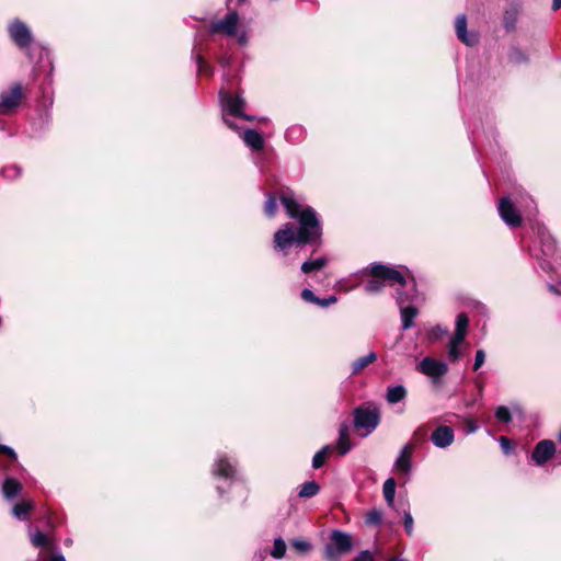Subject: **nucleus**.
Returning <instances> with one entry per match:
<instances>
[{
	"instance_id": "obj_1",
	"label": "nucleus",
	"mask_w": 561,
	"mask_h": 561,
	"mask_svg": "<svg viewBox=\"0 0 561 561\" xmlns=\"http://www.w3.org/2000/svg\"><path fill=\"white\" fill-rule=\"evenodd\" d=\"M287 216L298 221V230L295 231L291 224H284L274 234V249L284 256L288 254L291 245H305L320 240L321 225L317 213L310 206L301 205L291 192H283L279 196Z\"/></svg>"
},
{
	"instance_id": "obj_2",
	"label": "nucleus",
	"mask_w": 561,
	"mask_h": 561,
	"mask_svg": "<svg viewBox=\"0 0 561 561\" xmlns=\"http://www.w3.org/2000/svg\"><path fill=\"white\" fill-rule=\"evenodd\" d=\"M220 104L222 110V121L225 124L236 130L240 131V127L233 122V118H242L245 121H255L256 116L247 115L244 113L245 100L240 95H232L229 92L220 91L219 93ZM259 121H266L265 117H260Z\"/></svg>"
},
{
	"instance_id": "obj_3",
	"label": "nucleus",
	"mask_w": 561,
	"mask_h": 561,
	"mask_svg": "<svg viewBox=\"0 0 561 561\" xmlns=\"http://www.w3.org/2000/svg\"><path fill=\"white\" fill-rule=\"evenodd\" d=\"M369 273L373 276L365 284V291L368 294H377L382 290L386 283L407 285L403 275L396 268L386 266L381 263H374L369 266Z\"/></svg>"
},
{
	"instance_id": "obj_4",
	"label": "nucleus",
	"mask_w": 561,
	"mask_h": 561,
	"mask_svg": "<svg viewBox=\"0 0 561 561\" xmlns=\"http://www.w3.org/2000/svg\"><path fill=\"white\" fill-rule=\"evenodd\" d=\"M25 98L23 88L20 83L12 84L8 90L0 93V115L13 113Z\"/></svg>"
},
{
	"instance_id": "obj_5",
	"label": "nucleus",
	"mask_w": 561,
	"mask_h": 561,
	"mask_svg": "<svg viewBox=\"0 0 561 561\" xmlns=\"http://www.w3.org/2000/svg\"><path fill=\"white\" fill-rule=\"evenodd\" d=\"M354 426L357 430H365V434L369 435L379 424L380 416L377 410H369L365 408H356L354 410Z\"/></svg>"
},
{
	"instance_id": "obj_6",
	"label": "nucleus",
	"mask_w": 561,
	"mask_h": 561,
	"mask_svg": "<svg viewBox=\"0 0 561 561\" xmlns=\"http://www.w3.org/2000/svg\"><path fill=\"white\" fill-rule=\"evenodd\" d=\"M8 32L13 43L20 48L28 47L33 41L30 27L19 19H14L9 23Z\"/></svg>"
},
{
	"instance_id": "obj_7",
	"label": "nucleus",
	"mask_w": 561,
	"mask_h": 561,
	"mask_svg": "<svg viewBox=\"0 0 561 561\" xmlns=\"http://www.w3.org/2000/svg\"><path fill=\"white\" fill-rule=\"evenodd\" d=\"M239 14L237 11H230L224 19L213 21L209 24L210 34L222 33L228 37L237 35Z\"/></svg>"
},
{
	"instance_id": "obj_8",
	"label": "nucleus",
	"mask_w": 561,
	"mask_h": 561,
	"mask_svg": "<svg viewBox=\"0 0 561 561\" xmlns=\"http://www.w3.org/2000/svg\"><path fill=\"white\" fill-rule=\"evenodd\" d=\"M417 371L430 377L434 381L442 378L448 371V365L434 357H424L416 366Z\"/></svg>"
},
{
	"instance_id": "obj_9",
	"label": "nucleus",
	"mask_w": 561,
	"mask_h": 561,
	"mask_svg": "<svg viewBox=\"0 0 561 561\" xmlns=\"http://www.w3.org/2000/svg\"><path fill=\"white\" fill-rule=\"evenodd\" d=\"M213 473L217 478H222L230 482L239 479L236 463L224 454H219L213 466Z\"/></svg>"
},
{
	"instance_id": "obj_10",
	"label": "nucleus",
	"mask_w": 561,
	"mask_h": 561,
	"mask_svg": "<svg viewBox=\"0 0 561 561\" xmlns=\"http://www.w3.org/2000/svg\"><path fill=\"white\" fill-rule=\"evenodd\" d=\"M499 215L502 220L512 228L518 227L522 224V216L508 197L501 198L499 203Z\"/></svg>"
},
{
	"instance_id": "obj_11",
	"label": "nucleus",
	"mask_w": 561,
	"mask_h": 561,
	"mask_svg": "<svg viewBox=\"0 0 561 561\" xmlns=\"http://www.w3.org/2000/svg\"><path fill=\"white\" fill-rule=\"evenodd\" d=\"M396 301L400 309V314H401V320H402V330L407 331L414 325V319L416 318L419 310L413 305L405 306V298H403V294L400 291H398Z\"/></svg>"
},
{
	"instance_id": "obj_12",
	"label": "nucleus",
	"mask_w": 561,
	"mask_h": 561,
	"mask_svg": "<svg viewBox=\"0 0 561 561\" xmlns=\"http://www.w3.org/2000/svg\"><path fill=\"white\" fill-rule=\"evenodd\" d=\"M556 453V445L550 439L540 440L531 453V459L537 466H543Z\"/></svg>"
},
{
	"instance_id": "obj_13",
	"label": "nucleus",
	"mask_w": 561,
	"mask_h": 561,
	"mask_svg": "<svg viewBox=\"0 0 561 561\" xmlns=\"http://www.w3.org/2000/svg\"><path fill=\"white\" fill-rule=\"evenodd\" d=\"M455 440V433L450 426L440 425L431 435V442L436 448L445 449Z\"/></svg>"
},
{
	"instance_id": "obj_14",
	"label": "nucleus",
	"mask_w": 561,
	"mask_h": 561,
	"mask_svg": "<svg viewBox=\"0 0 561 561\" xmlns=\"http://www.w3.org/2000/svg\"><path fill=\"white\" fill-rule=\"evenodd\" d=\"M455 28L458 39L462 42L465 45L473 46L478 43V34L474 32L467 31V16L465 14H459L456 18Z\"/></svg>"
},
{
	"instance_id": "obj_15",
	"label": "nucleus",
	"mask_w": 561,
	"mask_h": 561,
	"mask_svg": "<svg viewBox=\"0 0 561 561\" xmlns=\"http://www.w3.org/2000/svg\"><path fill=\"white\" fill-rule=\"evenodd\" d=\"M413 450H414V446L411 443L405 444L401 448V450L394 461L396 470H398L404 474H409L411 472Z\"/></svg>"
},
{
	"instance_id": "obj_16",
	"label": "nucleus",
	"mask_w": 561,
	"mask_h": 561,
	"mask_svg": "<svg viewBox=\"0 0 561 561\" xmlns=\"http://www.w3.org/2000/svg\"><path fill=\"white\" fill-rule=\"evenodd\" d=\"M243 142L253 151H260L265 146L263 136L255 129L247 128L240 135Z\"/></svg>"
},
{
	"instance_id": "obj_17",
	"label": "nucleus",
	"mask_w": 561,
	"mask_h": 561,
	"mask_svg": "<svg viewBox=\"0 0 561 561\" xmlns=\"http://www.w3.org/2000/svg\"><path fill=\"white\" fill-rule=\"evenodd\" d=\"M331 543H333L342 553H347L353 549L350 534L342 530H333L331 534Z\"/></svg>"
},
{
	"instance_id": "obj_18",
	"label": "nucleus",
	"mask_w": 561,
	"mask_h": 561,
	"mask_svg": "<svg viewBox=\"0 0 561 561\" xmlns=\"http://www.w3.org/2000/svg\"><path fill=\"white\" fill-rule=\"evenodd\" d=\"M348 431H350L348 423L346 421L342 422L340 424L339 438L336 442V447L341 455H346L352 448Z\"/></svg>"
},
{
	"instance_id": "obj_19",
	"label": "nucleus",
	"mask_w": 561,
	"mask_h": 561,
	"mask_svg": "<svg viewBox=\"0 0 561 561\" xmlns=\"http://www.w3.org/2000/svg\"><path fill=\"white\" fill-rule=\"evenodd\" d=\"M22 484L14 478H5L2 483V494L5 500L12 501L20 495Z\"/></svg>"
},
{
	"instance_id": "obj_20",
	"label": "nucleus",
	"mask_w": 561,
	"mask_h": 561,
	"mask_svg": "<svg viewBox=\"0 0 561 561\" xmlns=\"http://www.w3.org/2000/svg\"><path fill=\"white\" fill-rule=\"evenodd\" d=\"M519 8L517 4H512L503 13V27L507 32H512L516 28L518 21Z\"/></svg>"
},
{
	"instance_id": "obj_21",
	"label": "nucleus",
	"mask_w": 561,
	"mask_h": 561,
	"mask_svg": "<svg viewBox=\"0 0 561 561\" xmlns=\"http://www.w3.org/2000/svg\"><path fill=\"white\" fill-rule=\"evenodd\" d=\"M34 506L35 503L32 500L22 501L12 507V515L19 520H27Z\"/></svg>"
},
{
	"instance_id": "obj_22",
	"label": "nucleus",
	"mask_w": 561,
	"mask_h": 561,
	"mask_svg": "<svg viewBox=\"0 0 561 561\" xmlns=\"http://www.w3.org/2000/svg\"><path fill=\"white\" fill-rule=\"evenodd\" d=\"M407 389L403 385H396L387 388L386 400L389 404L401 402L407 397Z\"/></svg>"
},
{
	"instance_id": "obj_23",
	"label": "nucleus",
	"mask_w": 561,
	"mask_h": 561,
	"mask_svg": "<svg viewBox=\"0 0 561 561\" xmlns=\"http://www.w3.org/2000/svg\"><path fill=\"white\" fill-rule=\"evenodd\" d=\"M328 264V259L325 256H319L312 260L305 261L301 264V272L304 274H312L321 271Z\"/></svg>"
},
{
	"instance_id": "obj_24",
	"label": "nucleus",
	"mask_w": 561,
	"mask_h": 561,
	"mask_svg": "<svg viewBox=\"0 0 561 561\" xmlns=\"http://www.w3.org/2000/svg\"><path fill=\"white\" fill-rule=\"evenodd\" d=\"M377 360V354L369 352L365 356L358 357L351 365L352 375H357L364 370L368 365Z\"/></svg>"
},
{
	"instance_id": "obj_25",
	"label": "nucleus",
	"mask_w": 561,
	"mask_h": 561,
	"mask_svg": "<svg viewBox=\"0 0 561 561\" xmlns=\"http://www.w3.org/2000/svg\"><path fill=\"white\" fill-rule=\"evenodd\" d=\"M306 135V129L301 125H293L287 128L285 138L290 144H298L302 141Z\"/></svg>"
},
{
	"instance_id": "obj_26",
	"label": "nucleus",
	"mask_w": 561,
	"mask_h": 561,
	"mask_svg": "<svg viewBox=\"0 0 561 561\" xmlns=\"http://www.w3.org/2000/svg\"><path fill=\"white\" fill-rule=\"evenodd\" d=\"M385 501L389 507L394 506V495H396V481L393 478H388L382 488Z\"/></svg>"
},
{
	"instance_id": "obj_27",
	"label": "nucleus",
	"mask_w": 561,
	"mask_h": 561,
	"mask_svg": "<svg viewBox=\"0 0 561 561\" xmlns=\"http://www.w3.org/2000/svg\"><path fill=\"white\" fill-rule=\"evenodd\" d=\"M319 491L320 485L316 481H307L301 485L298 495L300 497H312L317 495Z\"/></svg>"
},
{
	"instance_id": "obj_28",
	"label": "nucleus",
	"mask_w": 561,
	"mask_h": 561,
	"mask_svg": "<svg viewBox=\"0 0 561 561\" xmlns=\"http://www.w3.org/2000/svg\"><path fill=\"white\" fill-rule=\"evenodd\" d=\"M286 550H287V546H286L285 540L280 537H277L274 539L273 549L270 551V554L274 559L279 560L285 557Z\"/></svg>"
},
{
	"instance_id": "obj_29",
	"label": "nucleus",
	"mask_w": 561,
	"mask_h": 561,
	"mask_svg": "<svg viewBox=\"0 0 561 561\" xmlns=\"http://www.w3.org/2000/svg\"><path fill=\"white\" fill-rule=\"evenodd\" d=\"M405 284L407 285H400L401 287H404L405 289L401 290L400 288H398L396 290V294H398V291L402 293L403 298H405V304H410L416 298V285L414 282H412L411 284H408L407 280H405ZM398 295H396V297Z\"/></svg>"
},
{
	"instance_id": "obj_30",
	"label": "nucleus",
	"mask_w": 561,
	"mask_h": 561,
	"mask_svg": "<svg viewBox=\"0 0 561 561\" xmlns=\"http://www.w3.org/2000/svg\"><path fill=\"white\" fill-rule=\"evenodd\" d=\"M330 450H331V446L327 445V446H323L319 451L316 453V455L312 458V468L313 469H319L323 466Z\"/></svg>"
},
{
	"instance_id": "obj_31",
	"label": "nucleus",
	"mask_w": 561,
	"mask_h": 561,
	"mask_svg": "<svg viewBox=\"0 0 561 561\" xmlns=\"http://www.w3.org/2000/svg\"><path fill=\"white\" fill-rule=\"evenodd\" d=\"M495 417L501 423H510L512 421V415L507 407L500 405L495 409Z\"/></svg>"
},
{
	"instance_id": "obj_32",
	"label": "nucleus",
	"mask_w": 561,
	"mask_h": 561,
	"mask_svg": "<svg viewBox=\"0 0 561 561\" xmlns=\"http://www.w3.org/2000/svg\"><path fill=\"white\" fill-rule=\"evenodd\" d=\"M290 545L299 553H307L311 550V543L306 539H293Z\"/></svg>"
},
{
	"instance_id": "obj_33",
	"label": "nucleus",
	"mask_w": 561,
	"mask_h": 561,
	"mask_svg": "<svg viewBox=\"0 0 561 561\" xmlns=\"http://www.w3.org/2000/svg\"><path fill=\"white\" fill-rule=\"evenodd\" d=\"M277 210V203L276 197L272 194L267 195L265 205H264V213L267 217H273L276 214Z\"/></svg>"
},
{
	"instance_id": "obj_34",
	"label": "nucleus",
	"mask_w": 561,
	"mask_h": 561,
	"mask_svg": "<svg viewBox=\"0 0 561 561\" xmlns=\"http://www.w3.org/2000/svg\"><path fill=\"white\" fill-rule=\"evenodd\" d=\"M31 542L35 547H45L48 545V538L43 531L36 530L31 535Z\"/></svg>"
},
{
	"instance_id": "obj_35",
	"label": "nucleus",
	"mask_w": 561,
	"mask_h": 561,
	"mask_svg": "<svg viewBox=\"0 0 561 561\" xmlns=\"http://www.w3.org/2000/svg\"><path fill=\"white\" fill-rule=\"evenodd\" d=\"M469 318L466 313H459L456 319V329L457 332L466 333L468 332Z\"/></svg>"
},
{
	"instance_id": "obj_36",
	"label": "nucleus",
	"mask_w": 561,
	"mask_h": 561,
	"mask_svg": "<svg viewBox=\"0 0 561 561\" xmlns=\"http://www.w3.org/2000/svg\"><path fill=\"white\" fill-rule=\"evenodd\" d=\"M195 59H196L198 72L207 75V76H210L213 73V68L201 55L197 54L195 56Z\"/></svg>"
},
{
	"instance_id": "obj_37",
	"label": "nucleus",
	"mask_w": 561,
	"mask_h": 561,
	"mask_svg": "<svg viewBox=\"0 0 561 561\" xmlns=\"http://www.w3.org/2000/svg\"><path fill=\"white\" fill-rule=\"evenodd\" d=\"M382 520V513L379 510H371L366 515V524L378 525Z\"/></svg>"
},
{
	"instance_id": "obj_38",
	"label": "nucleus",
	"mask_w": 561,
	"mask_h": 561,
	"mask_svg": "<svg viewBox=\"0 0 561 561\" xmlns=\"http://www.w3.org/2000/svg\"><path fill=\"white\" fill-rule=\"evenodd\" d=\"M324 553L330 561H337V558L343 554L333 543L325 546Z\"/></svg>"
},
{
	"instance_id": "obj_39",
	"label": "nucleus",
	"mask_w": 561,
	"mask_h": 561,
	"mask_svg": "<svg viewBox=\"0 0 561 561\" xmlns=\"http://www.w3.org/2000/svg\"><path fill=\"white\" fill-rule=\"evenodd\" d=\"M403 524L404 529L408 536H412L413 534V517L410 513V511L404 510L403 511Z\"/></svg>"
},
{
	"instance_id": "obj_40",
	"label": "nucleus",
	"mask_w": 561,
	"mask_h": 561,
	"mask_svg": "<svg viewBox=\"0 0 561 561\" xmlns=\"http://www.w3.org/2000/svg\"><path fill=\"white\" fill-rule=\"evenodd\" d=\"M427 438V432L423 426L417 427L412 434V440L416 444H422Z\"/></svg>"
},
{
	"instance_id": "obj_41",
	"label": "nucleus",
	"mask_w": 561,
	"mask_h": 561,
	"mask_svg": "<svg viewBox=\"0 0 561 561\" xmlns=\"http://www.w3.org/2000/svg\"><path fill=\"white\" fill-rule=\"evenodd\" d=\"M461 356L459 345L448 344V358L451 363L457 362Z\"/></svg>"
},
{
	"instance_id": "obj_42",
	"label": "nucleus",
	"mask_w": 561,
	"mask_h": 561,
	"mask_svg": "<svg viewBox=\"0 0 561 561\" xmlns=\"http://www.w3.org/2000/svg\"><path fill=\"white\" fill-rule=\"evenodd\" d=\"M354 561H376L375 554L369 550H362L355 558Z\"/></svg>"
},
{
	"instance_id": "obj_43",
	"label": "nucleus",
	"mask_w": 561,
	"mask_h": 561,
	"mask_svg": "<svg viewBox=\"0 0 561 561\" xmlns=\"http://www.w3.org/2000/svg\"><path fill=\"white\" fill-rule=\"evenodd\" d=\"M485 362V353L483 350H478L476 352L473 370H478Z\"/></svg>"
},
{
	"instance_id": "obj_44",
	"label": "nucleus",
	"mask_w": 561,
	"mask_h": 561,
	"mask_svg": "<svg viewBox=\"0 0 561 561\" xmlns=\"http://www.w3.org/2000/svg\"><path fill=\"white\" fill-rule=\"evenodd\" d=\"M301 298L305 300V301H308V302H311V304H314L317 305V301H318V298L314 293L311 290V289H308V288H305L302 289L301 291Z\"/></svg>"
},
{
	"instance_id": "obj_45",
	"label": "nucleus",
	"mask_w": 561,
	"mask_h": 561,
	"mask_svg": "<svg viewBox=\"0 0 561 561\" xmlns=\"http://www.w3.org/2000/svg\"><path fill=\"white\" fill-rule=\"evenodd\" d=\"M466 335H467L466 333L455 331L454 335L451 336V339L449 341V344L460 346L463 343Z\"/></svg>"
},
{
	"instance_id": "obj_46",
	"label": "nucleus",
	"mask_w": 561,
	"mask_h": 561,
	"mask_svg": "<svg viewBox=\"0 0 561 561\" xmlns=\"http://www.w3.org/2000/svg\"><path fill=\"white\" fill-rule=\"evenodd\" d=\"M499 443L501 445V448L503 449V451L507 455L510 453H512L513 450V447H512V444H511V440L505 437V436H501L499 438Z\"/></svg>"
},
{
	"instance_id": "obj_47",
	"label": "nucleus",
	"mask_w": 561,
	"mask_h": 561,
	"mask_svg": "<svg viewBox=\"0 0 561 561\" xmlns=\"http://www.w3.org/2000/svg\"><path fill=\"white\" fill-rule=\"evenodd\" d=\"M0 454L8 456L12 460H16V453L9 446L0 444Z\"/></svg>"
},
{
	"instance_id": "obj_48",
	"label": "nucleus",
	"mask_w": 561,
	"mask_h": 561,
	"mask_svg": "<svg viewBox=\"0 0 561 561\" xmlns=\"http://www.w3.org/2000/svg\"><path fill=\"white\" fill-rule=\"evenodd\" d=\"M337 301L335 296H329L328 298H318L317 305L321 307H329Z\"/></svg>"
},
{
	"instance_id": "obj_49",
	"label": "nucleus",
	"mask_w": 561,
	"mask_h": 561,
	"mask_svg": "<svg viewBox=\"0 0 561 561\" xmlns=\"http://www.w3.org/2000/svg\"><path fill=\"white\" fill-rule=\"evenodd\" d=\"M3 174L7 178L13 179L15 176H19L21 174V170L18 167H10L3 170Z\"/></svg>"
},
{
	"instance_id": "obj_50",
	"label": "nucleus",
	"mask_w": 561,
	"mask_h": 561,
	"mask_svg": "<svg viewBox=\"0 0 561 561\" xmlns=\"http://www.w3.org/2000/svg\"><path fill=\"white\" fill-rule=\"evenodd\" d=\"M237 42L241 46H245L248 44V33L245 31L238 32L237 31Z\"/></svg>"
},
{
	"instance_id": "obj_51",
	"label": "nucleus",
	"mask_w": 561,
	"mask_h": 561,
	"mask_svg": "<svg viewBox=\"0 0 561 561\" xmlns=\"http://www.w3.org/2000/svg\"><path fill=\"white\" fill-rule=\"evenodd\" d=\"M48 561H66L65 557L60 552H56L51 554V557L48 559Z\"/></svg>"
},
{
	"instance_id": "obj_52",
	"label": "nucleus",
	"mask_w": 561,
	"mask_h": 561,
	"mask_svg": "<svg viewBox=\"0 0 561 561\" xmlns=\"http://www.w3.org/2000/svg\"><path fill=\"white\" fill-rule=\"evenodd\" d=\"M553 252H554V244H553V242H552V243L547 244V250H543V253H545L546 255H552V254H553Z\"/></svg>"
},
{
	"instance_id": "obj_53",
	"label": "nucleus",
	"mask_w": 561,
	"mask_h": 561,
	"mask_svg": "<svg viewBox=\"0 0 561 561\" xmlns=\"http://www.w3.org/2000/svg\"><path fill=\"white\" fill-rule=\"evenodd\" d=\"M561 8V0H552V10L558 11Z\"/></svg>"
},
{
	"instance_id": "obj_54",
	"label": "nucleus",
	"mask_w": 561,
	"mask_h": 561,
	"mask_svg": "<svg viewBox=\"0 0 561 561\" xmlns=\"http://www.w3.org/2000/svg\"><path fill=\"white\" fill-rule=\"evenodd\" d=\"M435 331H439V333L442 334H446L447 333V330L446 329H443L442 327L437 325L436 328H434L433 332Z\"/></svg>"
},
{
	"instance_id": "obj_55",
	"label": "nucleus",
	"mask_w": 561,
	"mask_h": 561,
	"mask_svg": "<svg viewBox=\"0 0 561 561\" xmlns=\"http://www.w3.org/2000/svg\"><path fill=\"white\" fill-rule=\"evenodd\" d=\"M255 558H257V561H262L264 559V554L260 552L259 554H255Z\"/></svg>"
},
{
	"instance_id": "obj_56",
	"label": "nucleus",
	"mask_w": 561,
	"mask_h": 561,
	"mask_svg": "<svg viewBox=\"0 0 561 561\" xmlns=\"http://www.w3.org/2000/svg\"><path fill=\"white\" fill-rule=\"evenodd\" d=\"M388 561H408V560L402 559V558H390Z\"/></svg>"
},
{
	"instance_id": "obj_57",
	"label": "nucleus",
	"mask_w": 561,
	"mask_h": 561,
	"mask_svg": "<svg viewBox=\"0 0 561 561\" xmlns=\"http://www.w3.org/2000/svg\"><path fill=\"white\" fill-rule=\"evenodd\" d=\"M549 289L556 294H559L558 289L553 285H549Z\"/></svg>"
},
{
	"instance_id": "obj_58",
	"label": "nucleus",
	"mask_w": 561,
	"mask_h": 561,
	"mask_svg": "<svg viewBox=\"0 0 561 561\" xmlns=\"http://www.w3.org/2000/svg\"><path fill=\"white\" fill-rule=\"evenodd\" d=\"M477 428H478L477 426L471 425V426L469 427V433H473V432H476V431H477Z\"/></svg>"
},
{
	"instance_id": "obj_59",
	"label": "nucleus",
	"mask_w": 561,
	"mask_h": 561,
	"mask_svg": "<svg viewBox=\"0 0 561 561\" xmlns=\"http://www.w3.org/2000/svg\"><path fill=\"white\" fill-rule=\"evenodd\" d=\"M217 490H218L219 494H222V489H221V486H217Z\"/></svg>"
},
{
	"instance_id": "obj_60",
	"label": "nucleus",
	"mask_w": 561,
	"mask_h": 561,
	"mask_svg": "<svg viewBox=\"0 0 561 561\" xmlns=\"http://www.w3.org/2000/svg\"><path fill=\"white\" fill-rule=\"evenodd\" d=\"M71 543V540L70 539H67L66 540V545H70Z\"/></svg>"
},
{
	"instance_id": "obj_61",
	"label": "nucleus",
	"mask_w": 561,
	"mask_h": 561,
	"mask_svg": "<svg viewBox=\"0 0 561 561\" xmlns=\"http://www.w3.org/2000/svg\"><path fill=\"white\" fill-rule=\"evenodd\" d=\"M559 439H560V442H561V431H560Z\"/></svg>"
},
{
	"instance_id": "obj_62",
	"label": "nucleus",
	"mask_w": 561,
	"mask_h": 561,
	"mask_svg": "<svg viewBox=\"0 0 561 561\" xmlns=\"http://www.w3.org/2000/svg\"><path fill=\"white\" fill-rule=\"evenodd\" d=\"M239 2H244L245 0H238Z\"/></svg>"
}]
</instances>
